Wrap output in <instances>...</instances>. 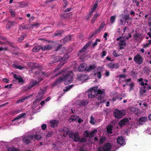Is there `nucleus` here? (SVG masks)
Here are the masks:
<instances>
[{"label":"nucleus","instance_id":"f257e3e1","mask_svg":"<svg viewBox=\"0 0 151 151\" xmlns=\"http://www.w3.org/2000/svg\"><path fill=\"white\" fill-rule=\"evenodd\" d=\"M72 71H66L64 73L62 76L64 84L65 85L68 84L73 80V76Z\"/></svg>","mask_w":151,"mask_h":151},{"label":"nucleus","instance_id":"f03ea898","mask_svg":"<svg viewBox=\"0 0 151 151\" xmlns=\"http://www.w3.org/2000/svg\"><path fill=\"white\" fill-rule=\"evenodd\" d=\"M66 133L67 134L69 137L73 139L74 141L77 142L79 141L80 137L79 135L78 132H73L72 131H67Z\"/></svg>","mask_w":151,"mask_h":151},{"label":"nucleus","instance_id":"7ed1b4c3","mask_svg":"<svg viewBox=\"0 0 151 151\" xmlns=\"http://www.w3.org/2000/svg\"><path fill=\"white\" fill-rule=\"evenodd\" d=\"M98 89V86H95L91 88L88 91L89 98H93L97 96L96 91Z\"/></svg>","mask_w":151,"mask_h":151},{"label":"nucleus","instance_id":"20e7f679","mask_svg":"<svg viewBox=\"0 0 151 151\" xmlns=\"http://www.w3.org/2000/svg\"><path fill=\"white\" fill-rule=\"evenodd\" d=\"M134 60L136 63L139 65L141 64L143 61L142 57L139 54H137L134 57Z\"/></svg>","mask_w":151,"mask_h":151},{"label":"nucleus","instance_id":"39448f33","mask_svg":"<svg viewBox=\"0 0 151 151\" xmlns=\"http://www.w3.org/2000/svg\"><path fill=\"white\" fill-rule=\"evenodd\" d=\"M46 91V90L45 89H40L37 96H36V97L37 98L36 100L37 101H40L43 99L44 94Z\"/></svg>","mask_w":151,"mask_h":151},{"label":"nucleus","instance_id":"423d86ee","mask_svg":"<svg viewBox=\"0 0 151 151\" xmlns=\"http://www.w3.org/2000/svg\"><path fill=\"white\" fill-rule=\"evenodd\" d=\"M92 42L88 41L87 44L82 48V49L79 50V52L77 53V55L79 56L81 53H83L85 52L87 49L90 46V45L92 44Z\"/></svg>","mask_w":151,"mask_h":151},{"label":"nucleus","instance_id":"0eeeda50","mask_svg":"<svg viewBox=\"0 0 151 151\" xmlns=\"http://www.w3.org/2000/svg\"><path fill=\"white\" fill-rule=\"evenodd\" d=\"M129 120L127 118H124L119 122L118 124L120 127H122L124 125L128 124Z\"/></svg>","mask_w":151,"mask_h":151},{"label":"nucleus","instance_id":"6e6552de","mask_svg":"<svg viewBox=\"0 0 151 151\" xmlns=\"http://www.w3.org/2000/svg\"><path fill=\"white\" fill-rule=\"evenodd\" d=\"M33 137L32 135L27 136L23 138V141L26 144H28L30 143L31 140L33 139Z\"/></svg>","mask_w":151,"mask_h":151},{"label":"nucleus","instance_id":"1a4fd4ad","mask_svg":"<svg viewBox=\"0 0 151 151\" xmlns=\"http://www.w3.org/2000/svg\"><path fill=\"white\" fill-rule=\"evenodd\" d=\"M118 44L119 46L120 49H124V46H126V40L121 39L119 41Z\"/></svg>","mask_w":151,"mask_h":151},{"label":"nucleus","instance_id":"9d476101","mask_svg":"<svg viewBox=\"0 0 151 151\" xmlns=\"http://www.w3.org/2000/svg\"><path fill=\"white\" fill-rule=\"evenodd\" d=\"M72 13H69L66 14H62L60 15V17L62 19H68L72 17Z\"/></svg>","mask_w":151,"mask_h":151},{"label":"nucleus","instance_id":"9b49d317","mask_svg":"<svg viewBox=\"0 0 151 151\" xmlns=\"http://www.w3.org/2000/svg\"><path fill=\"white\" fill-rule=\"evenodd\" d=\"M88 103L87 101L84 100H78L77 101L76 104L80 106H85L88 104Z\"/></svg>","mask_w":151,"mask_h":151},{"label":"nucleus","instance_id":"f8f14e48","mask_svg":"<svg viewBox=\"0 0 151 151\" xmlns=\"http://www.w3.org/2000/svg\"><path fill=\"white\" fill-rule=\"evenodd\" d=\"M117 143L121 145H124L125 143V140L123 137L122 136H119L117 139Z\"/></svg>","mask_w":151,"mask_h":151},{"label":"nucleus","instance_id":"ddd939ff","mask_svg":"<svg viewBox=\"0 0 151 151\" xmlns=\"http://www.w3.org/2000/svg\"><path fill=\"white\" fill-rule=\"evenodd\" d=\"M86 65L85 63L81 64L79 66L78 70L79 71H83L85 70H86Z\"/></svg>","mask_w":151,"mask_h":151},{"label":"nucleus","instance_id":"4468645a","mask_svg":"<svg viewBox=\"0 0 151 151\" xmlns=\"http://www.w3.org/2000/svg\"><path fill=\"white\" fill-rule=\"evenodd\" d=\"M20 30L23 29H30V24H22L19 26Z\"/></svg>","mask_w":151,"mask_h":151},{"label":"nucleus","instance_id":"2eb2a0df","mask_svg":"<svg viewBox=\"0 0 151 151\" xmlns=\"http://www.w3.org/2000/svg\"><path fill=\"white\" fill-rule=\"evenodd\" d=\"M71 38L70 36H66L64 39H62L60 41L63 44H65L66 42L70 40Z\"/></svg>","mask_w":151,"mask_h":151},{"label":"nucleus","instance_id":"dca6fc26","mask_svg":"<svg viewBox=\"0 0 151 151\" xmlns=\"http://www.w3.org/2000/svg\"><path fill=\"white\" fill-rule=\"evenodd\" d=\"M108 67L111 69H117L119 66V65L118 63H110L107 65Z\"/></svg>","mask_w":151,"mask_h":151},{"label":"nucleus","instance_id":"f3484780","mask_svg":"<svg viewBox=\"0 0 151 151\" xmlns=\"http://www.w3.org/2000/svg\"><path fill=\"white\" fill-rule=\"evenodd\" d=\"M13 77L16 80L18 81L19 83H23L24 82V81L21 76H18L16 74H14L13 75Z\"/></svg>","mask_w":151,"mask_h":151},{"label":"nucleus","instance_id":"a211bd4d","mask_svg":"<svg viewBox=\"0 0 151 151\" xmlns=\"http://www.w3.org/2000/svg\"><path fill=\"white\" fill-rule=\"evenodd\" d=\"M86 75L84 74H79L77 76V78L78 80L83 81L86 80Z\"/></svg>","mask_w":151,"mask_h":151},{"label":"nucleus","instance_id":"6ab92c4d","mask_svg":"<svg viewBox=\"0 0 151 151\" xmlns=\"http://www.w3.org/2000/svg\"><path fill=\"white\" fill-rule=\"evenodd\" d=\"M96 66L94 65H90L89 66L86 67V71L89 72L91 70H94L96 68Z\"/></svg>","mask_w":151,"mask_h":151},{"label":"nucleus","instance_id":"aec40b11","mask_svg":"<svg viewBox=\"0 0 151 151\" xmlns=\"http://www.w3.org/2000/svg\"><path fill=\"white\" fill-rule=\"evenodd\" d=\"M147 118L146 117H142L139 119L138 122L139 124L142 125L145 122L147 121Z\"/></svg>","mask_w":151,"mask_h":151},{"label":"nucleus","instance_id":"412c9836","mask_svg":"<svg viewBox=\"0 0 151 151\" xmlns=\"http://www.w3.org/2000/svg\"><path fill=\"white\" fill-rule=\"evenodd\" d=\"M50 123L51 124V126L52 127L57 126L59 124L58 121L55 120L51 121Z\"/></svg>","mask_w":151,"mask_h":151},{"label":"nucleus","instance_id":"4be33fe9","mask_svg":"<svg viewBox=\"0 0 151 151\" xmlns=\"http://www.w3.org/2000/svg\"><path fill=\"white\" fill-rule=\"evenodd\" d=\"M63 81V78L62 76L54 83L53 85H57L59 83H62Z\"/></svg>","mask_w":151,"mask_h":151},{"label":"nucleus","instance_id":"5701e85b","mask_svg":"<svg viewBox=\"0 0 151 151\" xmlns=\"http://www.w3.org/2000/svg\"><path fill=\"white\" fill-rule=\"evenodd\" d=\"M41 49L42 50H50L51 49L52 47L50 45H47L44 46H41Z\"/></svg>","mask_w":151,"mask_h":151},{"label":"nucleus","instance_id":"b1692460","mask_svg":"<svg viewBox=\"0 0 151 151\" xmlns=\"http://www.w3.org/2000/svg\"><path fill=\"white\" fill-rule=\"evenodd\" d=\"M113 126L111 124H109L106 128V131L108 133L111 134L112 133Z\"/></svg>","mask_w":151,"mask_h":151},{"label":"nucleus","instance_id":"393cba45","mask_svg":"<svg viewBox=\"0 0 151 151\" xmlns=\"http://www.w3.org/2000/svg\"><path fill=\"white\" fill-rule=\"evenodd\" d=\"M54 60L52 61V63H50L51 64L54 63L56 62L61 61V57L60 56H57L54 58Z\"/></svg>","mask_w":151,"mask_h":151},{"label":"nucleus","instance_id":"a878e982","mask_svg":"<svg viewBox=\"0 0 151 151\" xmlns=\"http://www.w3.org/2000/svg\"><path fill=\"white\" fill-rule=\"evenodd\" d=\"M69 57V55L68 54H65L63 57H61V61H62V62L65 63V61L68 59Z\"/></svg>","mask_w":151,"mask_h":151},{"label":"nucleus","instance_id":"bb28decb","mask_svg":"<svg viewBox=\"0 0 151 151\" xmlns=\"http://www.w3.org/2000/svg\"><path fill=\"white\" fill-rule=\"evenodd\" d=\"M26 114H20L19 115L17 116V117L14 119L12 120V122L21 119L24 117L25 115Z\"/></svg>","mask_w":151,"mask_h":151},{"label":"nucleus","instance_id":"cd10ccee","mask_svg":"<svg viewBox=\"0 0 151 151\" xmlns=\"http://www.w3.org/2000/svg\"><path fill=\"white\" fill-rule=\"evenodd\" d=\"M19 7L20 8H23L26 7L28 6V4L27 2H19Z\"/></svg>","mask_w":151,"mask_h":151},{"label":"nucleus","instance_id":"c85d7f7f","mask_svg":"<svg viewBox=\"0 0 151 151\" xmlns=\"http://www.w3.org/2000/svg\"><path fill=\"white\" fill-rule=\"evenodd\" d=\"M97 95H104L105 94V91L104 89L101 90L100 89L97 90L96 91Z\"/></svg>","mask_w":151,"mask_h":151},{"label":"nucleus","instance_id":"c756f323","mask_svg":"<svg viewBox=\"0 0 151 151\" xmlns=\"http://www.w3.org/2000/svg\"><path fill=\"white\" fill-rule=\"evenodd\" d=\"M41 46H37L33 48L32 51L33 52H37L41 49Z\"/></svg>","mask_w":151,"mask_h":151},{"label":"nucleus","instance_id":"7c9ffc66","mask_svg":"<svg viewBox=\"0 0 151 151\" xmlns=\"http://www.w3.org/2000/svg\"><path fill=\"white\" fill-rule=\"evenodd\" d=\"M12 66L15 69H18L21 70H23L24 69V67L22 66L19 65H16L13 64Z\"/></svg>","mask_w":151,"mask_h":151},{"label":"nucleus","instance_id":"2f4dec72","mask_svg":"<svg viewBox=\"0 0 151 151\" xmlns=\"http://www.w3.org/2000/svg\"><path fill=\"white\" fill-rule=\"evenodd\" d=\"M105 151H110L111 149V145L110 144L108 143L104 147Z\"/></svg>","mask_w":151,"mask_h":151},{"label":"nucleus","instance_id":"473e14b6","mask_svg":"<svg viewBox=\"0 0 151 151\" xmlns=\"http://www.w3.org/2000/svg\"><path fill=\"white\" fill-rule=\"evenodd\" d=\"M114 113H125L126 111L125 110H119L118 109H115L113 111Z\"/></svg>","mask_w":151,"mask_h":151},{"label":"nucleus","instance_id":"72a5a7b5","mask_svg":"<svg viewBox=\"0 0 151 151\" xmlns=\"http://www.w3.org/2000/svg\"><path fill=\"white\" fill-rule=\"evenodd\" d=\"M142 35L140 33H135L133 37L135 38L136 40H139L142 37Z\"/></svg>","mask_w":151,"mask_h":151},{"label":"nucleus","instance_id":"f704fd0d","mask_svg":"<svg viewBox=\"0 0 151 151\" xmlns=\"http://www.w3.org/2000/svg\"><path fill=\"white\" fill-rule=\"evenodd\" d=\"M125 114H114V116L118 119H119L122 118L125 115Z\"/></svg>","mask_w":151,"mask_h":151},{"label":"nucleus","instance_id":"c9c22d12","mask_svg":"<svg viewBox=\"0 0 151 151\" xmlns=\"http://www.w3.org/2000/svg\"><path fill=\"white\" fill-rule=\"evenodd\" d=\"M64 63H65L60 62L58 66L54 70L53 72H55L59 70V69L61 68L62 65H64Z\"/></svg>","mask_w":151,"mask_h":151},{"label":"nucleus","instance_id":"e433bc0d","mask_svg":"<svg viewBox=\"0 0 151 151\" xmlns=\"http://www.w3.org/2000/svg\"><path fill=\"white\" fill-rule=\"evenodd\" d=\"M31 83L33 87L35 85H37V86H38L40 85L39 84V82H38L37 80L33 81L31 82Z\"/></svg>","mask_w":151,"mask_h":151},{"label":"nucleus","instance_id":"4c0bfd02","mask_svg":"<svg viewBox=\"0 0 151 151\" xmlns=\"http://www.w3.org/2000/svg\"><path fill=\"white\" fill-rule=\"evenodd\" d=\"M19 149L15 147H9L7 151H19Z\"/></svg>","mask_w":151,"mask_h":151},{"label":"nucleus","instance_id":"58836bf2","mask_svg":"<svg viewBox=\"0 0 151 151\" xmlns=\"http://www.w3.org/2000/svg\"><path fill=\"white\" fill-rule=\"evenodd\" d=\"M97 131L96 129H95L92 131L90 133H89V137H93L94 135V134L97 133Z\"/></svg>","mask_w":151,"mask_h":151},{"label":"nucleus","instance_id":"ea45409f","mask_svg":"<svg viewBox=\"0 0 151 151\" xmlns=\"http://www.w3.org/2000/svg\"><path fill=\"white\" fill-rule=\"evenodd\" d=\"M122 18L125 21V22H127L128 19H131V18H129V14L124 15L122 16Z\"/></svg>","mask_w":151,"mask_h":151},{"label":"nucleus","instance_id":"a19ab883","mask_svg":"<svg viewBox=\"0 0 151 151\" xmlns=\"http://www.w3.org/2000/svg\"><path fill=\"white\" fill-rule=\"evenodd\" d=\"M73 85H71L70 86H68L65 87L63 89L64 91H69L70 88H71L73 87Z\"/></svg>","mask_w":151,"mask_h":151},{"label":"nucleus","instance_id":"79ce46f5","mask_svg":"<svg viewBox=\"0 0 151 151\" xmlns=\"http://www.w3.org/2000/svg\"><path fill=\"white\" fill-rule=\"evenodd\" d=\"M33 137V139L39 140L41 139V137L40 135H32Z\"/></svg>","mask_w":151,"mask_h":151},{"label":"nucleus","instance_id":"37998d69","mask_svg":"<svg viewBox=\"0 0 151 151\" xmlns=\"http://www.w3.org/2000/svg\"><path fill=\"white\" fill-rule=\"evenodd\" d=\"M116 18V16L115 15L111 16L110 18V21L111 23H113L115 20Z\"/></svg>","mask_w":151,"mask_h":151},{"label":"nucleus","instance_id":"c03bdc74","mask_svg":"<svg viewBox=\"0 0 151 151\" xmlns=\"http://www.w3.org/2000/svg\"><path fill=\"white\" fill-rule=\"evenodd\" d=\"M94 75L99 79L101 78V75L100 72H97L95 73Z\"/></svg>","mask_w":151,"mask_h":151},{"label":"nucleus","instance_id":"a18cd8bd","mask_svg":"<svg viewBox=\"0 0 151 151\" xmlns=\"http://www.w3.org/2000/svg\"><path fill=\"white\" fill-rule=\"evenodd\" d=\"M106 140V138L104 137H101L99 140V143L101 145Z\"/></svg>","mask_w":151,"mask_h":151},{"label":"nucleus","instance_id":"49530a36","mask_svg":"<svg viewBox=\"0 0 151 151\" xmlns=\"http://www.w3.org/2000/svg\"><path fill=\"white\" fill-rule=\"evenodd\" d=\"M39 75H43L45 76L46 77H47L49 75L47 73L45 72H43L42 71L39 72Z\"/></svg>","mask_w":151,"mask_h":151},{"label":"nucleus","instance_id":"de8ad7c7","mask_svg":"<svg viewBox=\"0 0 151 151\" xmlns=\"http://www.w3.org/2000/svg\"><path fill=\"white\" fill-rule=\"evenodd\" d=\"M62 34V32L60 31H57L55 33L54 35L55 36H60Z\"/></svg>","mask_w":151,"mask_h":151},{"label":"nucleus","instance_id":"09e8293b","mask_svg":"<svg viewBox=\"0 0 151 151\" xmlns=\"http://www.w3.org/2000/svg\"><path fill=\"white\" fill-rule=\"evenodd\" d=\"M83 136L85 137H89V132L87 130L85 131L83 133Z\"/></svg>","mask_w":151,"mask_h":151},{"label":"nucleus","instance_id":"8fccbe9b","mask_svg":"<svg viewBox=\"0 0 151 151\" xmlns=\"http://www.w3.org/2000/svg\"><path fill=\"white\" fill-rule=\"evenodd\" d=\"M28 98V97H25L24 98H23L22 99H20L19 100H18L17 103H21V102H24L26 99H27Z\"/></svg>","mask_w":151,"mask_h":151},{"label":"nucleus","instance_id":"3c124183","mask_svg":"<svg viewBox=\"0 0 151 151\" xmlns=\"http://www.w3.org/2000/svg\"><path fill=\"white\" fill-rule=\"evenodd\" d=\"M39 26V24H38V23H36L34 24H30V29H32L33 28V27H37Z\"/></svg>","mask_w":151,"mask_h":151},{"label":"nucleus","instance_id":"603ef678","mask_svg":"<svg viewBox=\"0 0 151 151\" xmlns=\"http://www.w3.org/2000/svg\"><path fill=\"white\" fill-rule=\"evenodd\" d=\"M27 65L30 68L33 69V68L34 63L32 62H29L27 63Z\"/></svg>","mask_w":151,"mask_h":151},{"label":"nucleus","instance_id":"864d4df0","mask_svg":"<svg viewBox=\"0 0 151 151\" xmlns=\"http://www.w3.org/2000/svg\"><path fill=\"white\" fill-rule=\"evenodd\" d=\"M98 16V15L96 14L93 17L91 20V22L92 23H93L95 22Z\"/></svg>","mask_w":151,"mask_h":151},{"label":"nucleus","instance_id":"5fc2aeb1","mask_svg":"<svg viewBox=\"0 0 151 151\" xmlns=\"http://www.w3.org/2000/svg\"><path fill=\"white\" fill-rule=\"evenodd\" d=\"M79 151H87V149L84 146H82L80 148Z\"/></svg>","mask_w":151,"mask_h":151},{"label":"nucleus","instance_id":"6e6d98bb","mask_svg":"<svg viewBox=\"0 0 151 151\" xmlns=\"http://www.w3.org/2000/svg\"><path fill=\"white\" fill-rule=\"evenodd\" d=\"M105 25V23L104 22H102L101 23L100 25V27L99 28L100 29H101L102 30L103 29V28H104V27Z\"/></svg>","mask_w":151,"mask_h":151},{"label":"nucleus","instance_id":"4d7b16f0","mask_svg":"<svg viewBox=\"0 0 151 151\" xmlns=\"http://www.w3.org/2000/svg\"><path fill=\"white\" fill-rule=\"evenodd\" d=\"M53 132L51 131H49L47 134V136L48 137H49L52 136L53 134Z\"/></svg>","mask_w":151,"mask_h":151},{"label":"nucleus","instance_id":"13d9d810","mask_svg":"<svg viewBox=\"0 0 151 151\" xmlns=\"http://www.w3.org/2000/svg\"><path fill=\"white\" fill-rule=\"evenodd\" d=\"M104 95H98V98H97L98 100H101L102 99H103L104 98Z\"/></svg>","mask_w":151,"mask_h":151},{"label":"nucleus","instance_id":"bf43d9fd","mask_svg":"<svg viewBox=\"0 0 151 151\" xmlns=\"http://www.w3.org/2000/svg\"><path fill=\"white\" fill-rule=\"evenodd\" d=\"M24 37L23 35L21 36L18 38V41L20 42H21L24 39Z\"/></svg>","mask_w":151,"mask_h":151},{"label":"nucleus","instance_id":"052dcab7","mask_svg":"<svg viewBox=\"0 0 151 151\" xmlns=\"http://www.w3.org/2000/svg\"><path fill=\"white\" fill-rule=\"evenodd\" d=\"M63 1L64 4L63 5V7H65L68 5V2L66 0H63Z\"/></svg>","mask_w":151,"mask_h":151},{"label":"nucleus","instance_id":"680f3d73","mask_svg":"<svg viewBox=\"0 0 151 151\" xmlns=\"http://www.w3.org/2000/svg\"><path fill=\"white\" fill-rule=\"evenodd\" d=\"M39 67H40V66L37 63H34V65H33V69L35 68H38Z\"/></svg>","mask_w":151,"mask_h":151},{"label":"nucleus","instance_id":"e2e57ef3","mask_svg":"<svg viewBox=\"0 0 151 151\" xmlns=\"http://www.w3.org/2000/svg\"><path fill=\"white\" fill-rule=\"evenodd\" d=\"M42 129L43 130H45L47 128V126L45 124H42L41 126Z\"/></svg>","mask_w":151,"mask_h":151},{"label":"nucleus","instance_id":"0e129e2a","mask_svg":"<svg viewBox=\"0 0 151 151\" xmlns=\"http://www.w3.org/2000/svg\"><path fill=\"white\" fill-rule=\"evenodd\" d=\"M146 91V90L145 89H141L139 91L140 94L141 95H143L144 93H145Z\"/></svg>","mask_w":151,"mask_h":151},{"label":"nucleus","instance_id":"69168bd1","mask_svg":"<svg viewBox=\"0 0 151 151\" xmlns=\"http://www.w3.org/2000/svg\"><path fill=\"white\" fill-rule=\"evenodd\" d=\"M62 45L61 44H59L56 47V49L55 51H57L59 49H60V48L62 47Z\"/></svg>","mask_w":151,"mask_h":151},{"label":"nucleus","instance_id":"338daca9","mask_svg":"<svg viewBox=\"0 0 151 151\" xmlns=\"http://www.w3.org/2000/svg\"><path fill=\"white\" fill-rule=\"evenodd\" d=\"M10 24H11V26L14 25L16 24V21L15 20H13L12 22H9Z\"/></svg>","mask_w":151,"mask_h":151},{"label":"nucleus","instance_id":"774afa93","mask_svg":"<svg viewBox=\"0 0 151 151\" xmlns=\"http://www.w3.org/2000/svg\"><path fill=\"white\" fill-rule=\"evenodd\" d=\"M79 141L81 142H84L86 141V139L84 138H82L81 139L80 138Z\"/></svg>","mask_w":151,"mask_h":151}]
</instances>
